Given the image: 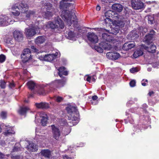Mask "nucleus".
Segmentation results:
<instances>
[{"label": "nucleus", "instance_id": "1", "mask_svg": "<svg viewBox=\"0 0 159 159\" xmlns=\"http://www.w3.org/2000/svg\"><path fill=\"white\" fill-rule=\"evenodd\" d=\"M73 0H62L60 2V7L62 11L61 16L67 23L68 26L71 24L72 22L75 19L74 13L72 12L73 6L66 2H71Z\"/></svg>", "mask_w": 159, "mask_h": 159}, {"label": "nucleus", "instance_id": "2", "mask_svg": "<svg viewBox=\"0 0 159 159\" xmlns=\"http://www.w3.org/2000/svg\"><path fill=\"white\" fill-rule=\"evenodd\" d=\"M104 21L105 24L106 25L107 24L108 25H110V24L112 23V26H111V30H105L107 32L115 35L119 32L120 28L122 27L124 25H127L130 23V21L128 19H125L123 22L119 20H115L112 22L111 19L109 18H106L104 20Z\"/></svg>", "mask_w": 159, "mask_h": 159}, {"label": "nucleus", "instance_id": "3", "mask_svg": "<svg viewBox=\"0 0 159 159\" xmlns=\"http://www.w3.org/2000/svg\"><path fill=\"white\" fill-rule=\"evenodd\" d=\"M66 109L69 120H72L73 125L78 123L79 121V113L76 107L70 106L67 107Z\"/></svg>", "mask_w": 159, "mask_h": 159}, {"label": "nucleus", "instance_id": "4", "mask_svg": "<svg viewBox=\"0 0 159 159\" xmlns=\"http://www.w3.org/2000/svg\"><path fill=\"white\" fill-rule=\"evenodd\" d=\"M102 35L103 41L100 43V46H101L104 50H112L113 49V40L110 39V36L105 33L103 34Z\"/></svg>", "mask_w": 159, "mask_h": 159}, {"label": "nucleus", "instance_id": "5", "mask_svg": "<svg viewBox=\"0 0 159 159\" xmlns=\"http://www.w3.org/2000/svg\"><path fill=\"white\" fill-rule=\"evenodd\" d=\"M28 7L27 4L21 3L19 5L18 4L13 5L11 7V13L16 16L20 15V12L24 13L27 11Z\"/></svg>", "mask_w": 159, "mask_h": 159}, {"label": "nucleus", "instance_id": "6", "mask_svg": "<svg viewBox=\"0 0 159 159\" xmlns=\"http://www.w3.org/2000/svg\"><path fill=\"white\" fill-rule=\"evenodd\" d=\"M46 27H43V29L46 28H51L52 29H62L64 27V25L62 20L59 17H55L54 21L48 22L46 24Z\"/></svg>", "mask_w": 159, "mask_h": 159}, {"label": "nucleus", "instance_id": "7", "mask_svg": "<svg viewBox=\"0 0 159 159\" xmlns=\"http://www.w3.org/2000/svg\"><path fill=\"white\" fill-rule=\"evenodd\" d=\"M60 55V52L58 50H56L52 52V54H46L40 56L39 59L41 60L45 61L52 62L58 57Z\"/></svg>", "mask_w": 159, "mask_h": 159}, {"label": "nucleus", "instance_id": "8", "mask_svg": "<svg viewBox=\"0 0 159 159\" xmlns=\"http://www.w3.org/2000/svg\"><path fill=\"white\" fill-rule=\"evenodd\" d=\"M39 27H32L31 28H26L25 30V34L27 37H31L34 35L36 33H39Z\"/></svg>", "mask_w": 159, "mask_h": 159}, {"label": "nucleus", "instance_id": "9", "mask_svg": "<svg viewBox=\"0 0 159 159\" xmlns=\"http://www.w3.org/2000/svg\"><path fill=\"white\" fill-rule=\"evenodd\" d=\"M105 16L106 18H109L111 17L114 19H118L119 20H122L123 22V20L125 19H122V16L117 14H115L114 12L112 11L111 10H109L107 11L105 13Z\"/></svg>", "mask_w": 159, "mask_h": 159}, {"label": "nucleus", "instance_id": "10", "mask_svg": "<svg viewBox=\"0 0 159 159\" xmlns=\"http://www.w3.org/2000/svg\"><path fill=\"white\" fill-rule=\"evenodd\" d=\"M131 5L133 8L136 10H139L143 8L144 4L141 0H132Z\"/></svg>", "mask_w": 159, "mask_h": 159}, {"label": "nucleus", "instance_id": "11", "mask_svg": "<svg viewBox=\"0 0 159 159\" xmlns=\"http://www.w3.org/2000/svg\"><path fill=\"white\" fill-rule=\"evenodd\" d=\"M13 21H11L7 16H0V26H5L12 24Z\"/></svg>", "mask_w": 159, "mask_h": 159}, {"label": "nucleus", "instance_id": "12", "mask_svg": "<svg viewBox=\"0 0 159 159\" xmlns=\"http://www.w3.org/2000/svg\"><path fill=\"white\" fill-rule=\"evenodd\" d=\"M106 56L108 59L114 60L118 59L120 56L119 53L116 52H110L106 53Z\"/></svg>", "mask_w": 159, "mask_h": 159}, {"label": "nucleus", "instance_id": "13", "mask_svg": "<svg viewBox=\"0 0 159 159\" xmlns=\"http://www.w3.org/2000/svg\"><path fill=\"white\" fill-rule=\"evenodd\" d=\"M53 137L56 140H58L61 136V132L58 128L54 125H51Z\"/></svg>", "mask_w": 159, "mask_h": 159}, {"label": "nucleus", "instance_id": "14", "mask_svg": "<svg viewBox=\"0 0 159 159\" xmlns=\"http://www.w3.org/2000/svg\"><path fill=\"white\" fill-rule=\"evenodd\" d=\"M87 37L88 40L92 43H97L98 41V36L94 33H88L87 34Z\"/></svg>", "mask_w": 159, "mask_h": 159}, {"label": "nucleus", "instance_id": "15", "mask_svg": "<svg viewBox=\"0 0 159 159\" xmlns=\"http://www.w3.org/2000/svg\"><path fill=\"white\" fill-rule=\"evenodd\" d=\"M155 33V32L153 30H151L150 33L146 35L143 39V41L145 43L149 44L151 42L152 39L153 37V34Z\"/></svg>", "mask_w": 159, "mask_h": 159}, {"label": "nucleus", "instance_id": "16", "mask_svg": "<svg viewBox=\"0 0 159 159\" xmlns=\"http://www.w3.org/2000/svg\"><path fill=\"white\" fill-rule=\"evenodd\" d=\"M13 35L14 39L17 41H20L23 39V35L22 32L15 30L14 32Z\"/></svg>", "mask_w": 159, "mask_h": 159}, {"label": "nucleus", "instance_id": "17", "mask_svg": "<svg viewBox=\"0 0 159 159\" xmlns=\"http://www.w3.org/2000/svg\"><path fill=\"white\" fill-rule=\"evenodd\" d=\"M142 47L144 48L146 51L152 53L155 52L156 49L155 45L152 43L150 45H149L148 47L143 45Z\"/></svg>", "mask_w": 159, "mask_h": 159}, {"label": "nucleus", "instance_id": "18", "mask_svg": "<svg viewBox=\"0 0 159 159\" xmlns=\"http://www.w3.org/2000/svg\"><path fill=\"white\" fill-rule=\"evenodd\" d=\"M29 145L27 146V149L30 151L35 152L38 150V146L34 143L30 142L29 143Z\"/></svg>", "mask_w": 159, "mask_h": 159}, {"label": "nucleus", "instance_id": "19", "mask_svg": "<svg viewBox=\"0 0 159 159\" xmlns=\"http://www.w3.org/2000/svg\"><path fill=\"white\" fill-rule=\"evenodd\" d=\"M40 117L42 119L41 120V123L43 126H46L47 120V115L44 112H41L39 114Z\"/></svg>", "mask_w": 159, "mask_h": 159}, {"label": "nucleus", "instance_id": "20", "mask_svg": "<svg viewBox=\"0 0 159 159\" xmlns=\"http://www.w3.org/2000/svg\"><path fill=\"white\" fill-rule=\"evenodd\" d=\"M135 46V44L134 42L132 43H125L123 45L122 48L125 50L127 51L131 49Z\"/></svg>", "mask_w": 159, "mask_h": 159}, {"label": "nucleus", "instance_id": "21", "mask_svg": "<svg viewBox=\"0 0 159 159\" xmlns=\"http://www.w3.org/2000/svg\"><path fill=\"white\" fill-rule=\"evenodd\" d=\"M51 87H59L63 85V81L61 80H57L50 84Z\"/></svg>", "mask_w": 159, "mask_h": 159}, {"label": "nucleus", "instance_id": "22", "mask_svg": "<svg viewBox=\"0 0 159 159\" xmlns=\"http://www.w3.org/2000/svg\"><path fill=\"white\" fill-rule=\"evenodd\" d=\"M30 109L29 107H20L18 110V113L21 115H24L25 114L26 112Z\"/></svg>", "mask_w": 159, "mask_h": 159}, {"label": "nucleus", "instance_id": "23", "mask_svg": "<svg viewBox=\"0 0 159 159\" xmlns=\"http://www.w3.org/2000/svg\"><path fill=\"white\" fill-rule=\"evenodd\" d=\"M6 128L5 131L3 133L4 135L6 136H8L15 134V131L11 128L9 126H6Z\"/></svg>", "mask_w": 159, "mask_h": 159}, {"label": "nucleus", "instance_id": "24", "mask_svg": "<svg viewBox=\"0 0 159 159\" xmlns=\"http://www.w3.org/2000/svg\"><path fill=\"white\" fill-rule=\"evenodd\" d=\"M39 132L38 131L37 129H36V137L35 139L38 141H43V140H44L46 139V137L44 135H43L41 133L38 134Z\"/></svg>", "mask_w": 159, "mask_h": 159}, {"label": "nucleus", "instance_id": "25", "mask_svg": "<svg viewBox=\"0 0 159 159\" xmlns=\"http://www.w3.org/2000/svg\"><path fill=\"white\" fill-rule=\"evenodd\" d=\"M135 31H132L128 35V39H134L139 37V35Z\"/></svg>", "mask_w": 159, "mask_h": 159}, {"label": "nucleus", "instance_id": "26", "mask_svg": "<svg viewBox=\"0 0 159 159\" xmlns=\"http://www.w3.org/2000/svg\"><path fill=\"white\" fill-rule=\"evenodd\" d=\"M35 106L38 108L45 109L49 107L48 104L46 102H41L40 103H36Z\"/></svg>", "mask_w": 159, "mask_h": 159}, {"label": "nucleus", "instance_id": "27", "mask_svg": "<svg viewBox=\"0 0 159 159\" xmlns=\"http://www.w3.org/2000/svg\"><path fill=\"white\" fill-rule=\"evenodd\" d=\"M58 70L59 75L61 77L62 75H67L68 74L67 71L65 70V68L64 67H60L58 69Z\"/></svg>", "mask_w": 159, "mask_h": 159}, {"label": "nucleus", "instance_id": "28", "mask_svg": "<svg viewBox=\"0 0 159 159\" xmlns=\"http://www.w3.org/2000/svg\"><path fill=\"white\" fill-rule=\"evenodd\" d=\"M112 8L114 10L120 12L122 11L123 7L120 4H115L112 6Z\"/></svg>", "mask_w": 159, "mask_h": 159}, {"label": "nucleus", "instance_id": "29", "mask_svg": "<svg viewBox=\"0 0 159 159\" xmlns=\"http://www.w3.org/2000/svg\"><path fill=\"white\" fill-rule=\"evenodd\" d=\"M55 13V11H47L46 12H45L43 13V17L45 18H49L52 17Z\"/></svg>", "mask_w": 159, "mask_h": 159}, {"label": "nucleus", "instance_id": "30", "mask_svg": "<svg viewBox=\"0 0 159 159\" xmlns=\"http://www.w3.org/2000/svg\"><path fill=\"white\" fill-rule=\"evenodd\" d=\"M22 61L23 62H25L29 61L31 58V55L23 53L21 56Z\"/></svg>", "mask_w": 159, "mask_h": 159}, {"label": "nucleus", "instance_id": "31", "mask_svg": "<svg viewBox=\"0 0 159 159\" xmlns=\"http://www.w3.org/2000/svg\"><path fill=\"white\" fill-rule=\"evenodd\" d=\"M143 54V52L142 49H138L134 52L133 54V56L134 58H136L142 55Z\"/></svg>", "mask_w": 159, "mask_h": 159}, {"label": "nucleus", "instance_id": "32", "mask_svg": "<svg viewBox=\"0 0 159 159\" xmlns=\"http://www.w3.org/2000/svg\"><path fill=\"white\" fill-rule=\"evenodd\" d=\"M67 38L68 39L75 41L76 40V35L72 32L70 31L68 32Z\"/></svg>", "mask_w": 159, "mask_h": 159}, {"label": "nucleus", "instance_id": "33", "mask_svg": "<svg viewBox=\"0 0 159 159\" xmlns=\"http://www.w3.org/2000/svg\"><path fill=\"white\" fill-rule=\"evenodd\" d=\"M41 154L45 157L49 158L51 155L50 151L48 149L43 150L41 151Z\"/></svg>", "mask_w": 159, "mask_h": 159}, {"label": "nucleus", "instance_id": "34", "mask_svg": "<svg viewBox=\"0 0 159 159\" xmlns=\"http://www.w3.org/2000/svg\"><path fill=\"white\" fill-rule=\"evenodd\" d=\"M45 38L43 36H39L35 40V43L37 44L43 43L45 41Z\"/></svg>", "mask_w": 159, "mask_h": 159}, {"label": "nucleus", "instance_id": "35", "mask_svg": "<svg viewBox=\"0 0 159 159\" xmlns=\"http://www.w3.org/2000/svg\"><path fill=\"white\" fill-rule=\"evenodd\" d=\"M45 7L47 11L51 10V11H54L55 9L52 7V5L49 3H46L44 4Z\"/></svg>", "mask_w": 159, "mask_h": 159}, {"label": "nucleus", "instance_id": "36", "mask_svg": "<svg viewBox=\"0 0 159 159\" xmlns=\"http://www.w3.org/2000/svg\"><path fill=\"white\" fill-rule=\"evenodd\" d=\"M93 48L99 53H102L103 51V48L101 46H100V43L98 45H95L93 47Z\"/></svg>", "mask_w": 159, "mask_h": 159}, {"label": "nucleus", "instance_id": "37", "mask_svg": "<svg viewBox=\"0 0 159 159\" xmlns=\"http://www.w3.org/2000/svg\"><path fill=\"white\" fill-rule=\"evenodd\" d=\"M27 84L29 89H33L35 86V83L32 81L28 82Z\"/></svg>", "mask_w": 159, "mask_h": 159}, {"label": "nucleus", "instance_id": "38", "mask_svg": "<svg viewBox=\"0 0 159 159\" xmlns=\"http://www.w3.org/2000/svg\"><path fill=\"white\" fill-rule=\"evenodd\" d=\"M98 98V97L96 95H94L92 97V100L91 101L93 105H96L98 103L97 100Z\"/></svg>", "mask_w": 159, "mask_h": 159}, {"label": "nucleus", "instance_id": "39", "mask_svg": "<svg viewBox=\"0 0 159 159\" xmlns=\"http://www.w3.org/2000/svg\"><path fill=\"white\" fill-rule=\"evenodd\" d=\"M138 30L140 33V35H141V33H142V35H143L144 34V33H145L147 31V29L146 28L140 27Z\"/></svg>", "mask_w": 159, "mask_h": 159}, {"label": "nucleus", "instance_id": "40", "mask_svg": "<svg viewBox=\"0 0 159 159\" xmlns=\"http://www.w3.org/2000/svg\"><path fill=\"white\" fill-rule=\"evenodd\" d=\"M154 22V18L153 16H148V23L150 24H152Z\"/></svg>", "mask_w": 159, "mask_h": 159}, {"label": "nucleus", "instance_id": "41", "mask_svg": "<svg viewBox=\"0 0 159 159\" xmlns=\"http://www.w3.org/2000/svg\"><path fill=\"white\" fill-rule=\"evenodd\" d=\"M34 13V12L32 11H29L27 12L26 13V17L27 18H29L31 16H33Z\"/></svg>", "mask_w": 159, "mask_h": 159}, {"label": "nucleus", "instance_id": "42", "mask_svg": "<svg viewBox=\"0 0 159 159\" xmlns=\"http://www.w3.org/2000/svg\"><path fill=\"white\" fill-rule=\"evenodd\" d=\"M0 86L2 88H4L6 86L5 82L2 80H0Z\"/></svg>", "mask_w": 159, "mask_h": 159}, {"label": "nucleus", "instance_id": "43", "mask_svg": "<svg viewBox=\"0 0 159 159\" xmlns=\"http://www.w3.org/2000/svg\"><path fill=\"white\" fill-rule=\"evenodd\" d=\"M6 57L3 55H0V62L2 63L5 60Z\"/></svg>", "mask_w": 159, "mask_h": 159}, {"label": "nucleus", "instance_id": "44", "mask_svg": "<svg viewBox=\"0 0 159 159\" xmlns=\"http://www.w3.org/2000/svg\"><path fill=\"white\" fill-rule=\"evenodd\" d=\"M84 80L90 83L91 80V77L89 75H86L84 77Z\"/></svg>", "mask_w": 159, "mask_h": 159}, {"label": "nucleus", "instance_id": "45", "mask_svg": "<svg viewBox=\"0 0 159 159\" xmlns=\"http://www.w3.org/2000/svg\"><path fill=\"white\" fill-rule=\"evenodd\" d=\"M7 43L10 44L13 43V39L11 37H9L7 40Z\"/></svg>", "mask_w": 159, "mask_h": 159}, {"label": "nucleus", "instance_id": "46", "mask_svg": "<svg viewBox=\"0 0 159 159\" xmlns=\"http://www.w3.org/2000/svg\"><path fill=\"white\" fill-rule=\"evenodd\" d=\"M23 53H26V54H30V50L28 48L24 49Z\"/></svg>", "mask_w": 159, "mask_h": 159}, {"label": "nucleus", "instance_id": "47", "mask_svg": "<svg viewBox=\"0 0 159 159\" xmlns=\"http://www.w3.org/2000/svg\"><path fill=\"white\" fill-rule=\"evenodd\" d=\"M20 150V147H17L16 146H15L11 152H15L19 151Z\"/></svg>", "mask_w": 159, "mask_h": 159}, {"label": "nucleus", "instance_id": "48", "mask_svg": "<svg viewBox=\"0 0 159 159\" xmlns=\"http://www.w3.org/2000/svg\"><path fill=\"white\" fill-rule=\"evenodd\" d=\"M1 117H2V119H4L7 116V113L6 112L2 111V112L0 115Z\"/></svg>", "mask_w": 159, "mask_h": 159}, {"label": "nucleus", "instance_id": "49", "mask_svg": "<svg viewBox=\"0 0 159 159\" xmlns=\"http://www.w3.org/2000/svg\"><path fill=\"white\" fill-rule=\"evenodd\" d=\"M136 84L135 81L134 80H131L129 83V84L131 87H134Z\"/></svg>", "mask_w": 159, "mask_h": 159}, {"label": "nucleus", "instance_id": "50", "mask_svg": "<svg viewBox=\"0 0 159 159\" xmlns=\"http://www.w3.org/2000/svg\"><path fill=\"white\" fill-rule=\"evenodd\" d=\"M130 70L131 73H134L138 71V70L137 68H131L130 69Z\"/></svg>", "mask_w": 159, "mask_h": 159}, {"label": "nucleus", "instance_id": "51", "mask_svg": "<svg viewBox=\"0 0 159 159\" xmlns=\"http://www.w3.org/2000/svg\"><path fill=\"white\" fill-rule=\"evenodd\" d=\"M102 2L103 3H107L108 2H113L114 1H115V0H101Z\"/></svg>", "mask_w": 159, "mask_h": 159}, {"label": "nucleus", "instance_id": "52", "mask_svg": "<svg viewBox=\"0 0 159 159\" xmlns=\"http://www.w3.org/2000/svg\"><path fill=\"white\" fill-rule=\"evenodd\" d=\"M63 99L62 98L58 96L56 98L55 100L58 102H60Z\"/></svg>", "mask_w": 159, "mask_h": 159}, {"label": "nucleus", "instance_id": "53", "mask_svg": "<svg viewBox=\"0 0 159 159\" xmlns=\"http://www.w3.org/2000/svg\"><path fill=\"white\" fill-rule=\"evenodd\" d=\"M145 82H148V80H143L141 81V84L143 86H145L146 85V83H145Z\"/></svg>", "mask_w": 159, "mask_h": 159}, {"label": "nucleus", "instance_id": "54", "mask_svg": "<svg viewBox=\"0 0 159 159\" xmlns=\"http://www.w3.org/2000/svg\"><path fill=\"white\" fill-rule=\"evenodd\" d=\"M31 49L33 50V51L35 52H37V49L34 46H33L31 47Z\"/></svg>", "mask_w": 159, "mask_h": 159}, {"label": "nucleus", "instance_id": "55", "mask_svg": "<svg viewBox=\"0 0 159 159\" xmlns=\"http://www.w3.org/2000/svg\"><path fill=\"white\" fill-rule=\"evenodd\" d=\"M63 159H72V158L69 157L68 156L65 155L63 156Z\"/></svg>", "mask_w": 159, "mask_h": 159}, {"label": "nucleus", "instance_id": "56", "mask_svg": "<svg viewBox=\"0 0 159 159\" xmlns=\"http://www.w3.org/2000/svg\"><path fill=\"white\" fill-rule=\"evenodd\" d=\"M159 66V64L157 63H155L153 64L152 66L154 68H158Z\"/></svg>", "mask_w": 159, "mask_h": 159}, {"label": "nucleus", "instance_id": "57", "mask_svg": "<svg viewBox=\"0 0 159 159\" xmlns=\"http://www.w3.org/2000/svg\"><path fill=\"white\" fill-rule=\"evenodd\" d=\"M84 145V144L83 143H80L79 145H77V147H82Z\"/></svg>", "mask_w": 159, "mask_h": 159}, {"label": "nucleus", "instance_id": "58", "mask_svg": "<svg viewBox=\"0 0 159 159\" xmlns=\"http://www.w3.org/2000/svg\"><path fill=\"white\" fill-rule=\"evenodd\" d=\"M4 157V155L1 152H0V159H3Z\"/></svg>", "mask_w": 159, "mask_h": 159}, {"label": "nucleus", "instance_id": "59", "mask_svg": "<svg viewBox=\"0 0 159 159\" xmlns=\"http://www.w3.org/2000/svg\"><path fill=\"white\" fill-rule=\"evenodd\" d=\"M70 129H69L68 130L66 131V132L64 133V134L65 135H66L68 134L70 132Z\"/></svg>", "mask_w": 159, "mask_h": 159}, {"label": "nucleus", "instance_id": "60", "mask_svg": "<svg viewBox=\"0 0 159 159\" xmlns=\"http://www.w3.org/2000/svg\"><path fill=\"white\" fill-rule=\"evenodd\" d=\"M96 10L98 11H99L100 9V7L99 5L97 6L96 7Z\"/></svg>", "mask_w": 159, "mask_h": 159}, {"label": "nucleus", "instance_id": "61", "mask_svg": "<svg viewBox=\"0 0 159 159\" xmlns=\"http://www.w3.org/2000/svg\"><path fill=\"white\" fill-rule=\"evenodd\" d=\"M9 86L10 88H11L14 86V85L13 83H11L9 84Z\"/></svg>", "mask_w": 159, "mask_h": 159}, {"label": "nucleus", "instance_id": "62", "mask_svg": "<svg viewBox=\"0 0 159 159\" xmlns=\"http://www.w3.org/2000/svg\"><path fill=\"white\" fill-rule=\"evenodd\" d=\"M153 93V91L150 92L148 93V94L149 95V96H151L152 94Z\"/></svg>", "mask_w": 159, "mask_h": 159}, {"label": "nucleus", "instance_id": "63", "mask_svg": "<svg viewBox=\"0 0 159 159\" xmlns=\"http://www.w3.org/2000/svg\"><path fill=\"white\" fill-rule=\"evenodd\" d=\"M34 0H29L28 2L29 3H30L31 2H33Z\"/></svg>", "mask_w": 159, "mask_h": 159}, {"label": "nucleus", "instance_id": "64", "mask_svg": "<svg viewBox=\"0 0 159 159\" xmlns=\"http://www.w3.org/2000/svg\"><path fill=\"white\" fill-rule=\"evenodd\" d=\"M91 80L93 81H94L95 80V78L93 77L92 78L91 77Z\"/></svg>", "mask_w": 159, "mask_h": 159}]
</instances>
